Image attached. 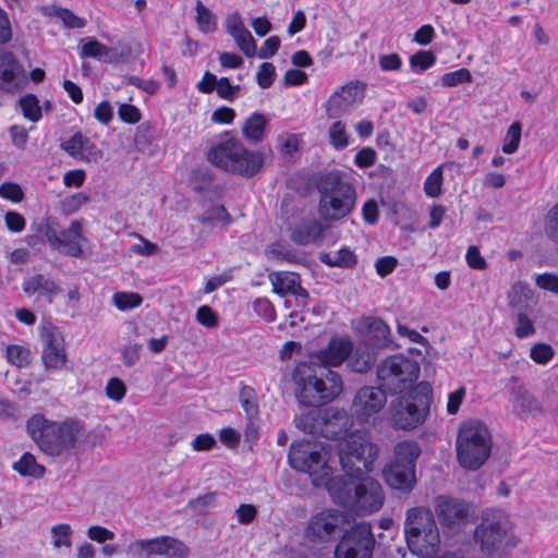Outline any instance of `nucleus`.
<instances>
[{
	"label": "nucleus",
	"mask_w": 558,
	"mask_h": 558,
	"mask_svg": "<svg viewBox=\"0 0 558 558\" xmlns=\"http://www.w3.org/2000/svg\"><path fill=\"white\" fill-rule=\"evenodd\" d=\"M268 258L284 260L291 264H304L305 258L300 256L295 248L282 242L271 243L265 251Z\"/></svg>",
	"instance_id": "31"
},
{
	"label": "nucleus",
	"mask_w": 558,
	"mask_h": 558,
	"mask_svg": "<svg viewBox=\"0 0 558 558\" xmlns=\"http://www.w3.org/2000/svg\"><path fill=\"white\" fill-rule=\"evenodd\" d=\"M376 539L372 525L359 522L344 529L333 550V558H372Z\"/></svg>",
	"instance_id": "14"
},
{
	"label": "nucleus",
	"mask_w": 558,
	"mask_h": 558,
	"mask_svg": "<svg viewBox=\"0 0 558 558\" xmlns=\"http://www.w3.org/2000/svg\"><path fill=\"white\" fill-rule=\"evenodd\" d=\"M329 144L337 150L347 148L350 144V135L345 130V124L338 120L335 121L328 130Z\"/></svg>",
	"instance_id": "40"
},
{
	"label": "nucleus",
	"mask_w": 558,
	"mask_h": 558,
	"mask_svg": "<svg viewBox=\"0 0 558 558\" xmlns=\"http://www.w3.org/2000/svg\"><path fill=\"white\" fill-rule=\"evenodd\" d=\"M329 494L335 504L360 515L379 510L385 500L381 485L369 476H336L330 483Z\"/></svg>",
	"instance_id": "5"
},
{
	"label": "nucleus",
	"mask_w": 558,
	"mask_h": 558,
	"mask_svg": "<svg viewBox=\"0 0 558 558\" xmlns=\"http://www.w3.org/2000/svg\"><path fill=\"white\" fill-rule=\"evenodd\" d=\"M124 80L129 85L135 86L149 95H155L160 87V84L155 80H143L136 75H126Z\"/></svg>",
	"instance_id": "58"
},
{
	"label": "nucleus",
	"mask_w": 558,
	"mask_h": 558,
	"mask_svg": "<svg viewBox=\"0 0 558 558\" xmlns=\"http://www.w3.org/2000/svg\"><path fill=\"white\" fill-rule=\"evenodd\" d=\"M86 138L81 132H76L68 141L62 142L60 147L70 156L81 158Z\"/></svg>",
	"instance_id": "52"
},
{
	"label": "nucleus",
	"mask_w": 558,
	"mask_h": 558,
	"mask_svg": "<svg viewBox=\"0 0 558 558\" xmlns=\"http://www.w3.org/2000/svg\"><path fill=\"white\" fill-rule=\"evenodd\" d=\"M422 453L414 440L400 441L392 460L383 469V477L398 498L407 497L416 486V461Z\"/></svg>",
	"instance_id": "8"
},
{
	"label": "nucleus",
	"mask_w": 558,
	"mask_h": 558,
	"mask_svg": "<svg viewBox=\"0 0 558 558\" xmlns=\"http://www.w3.org/2000/svg\"><path fill=\"white\" fill-rule=\"evenodd\" d=\"M535 327L532 319L524 312L520 311L517 315L515 336L519 339L526 338L535 333Z\"/></svg>",
	"instance_id": "60"
},
{
	"label": "nucleus",
	"mask_w": 558,
	"mask_h": 558,
	"mask_svg": "<svg viewBox=\"0 0 558 558\" xmlns=\"http://www.w3.org/2000/svg\"><path fill=\"white\" fill-rule=\"evenodd\" d=\"M132 54V48L129 44L118 43L113 47H109V56L104 59L106 63H119L129 59Z\"/></svg>",
	"instance_id": "55"
},
{
	"label": "nucleus",
	"mask_w": 558,
	"mask_h": 558,
	"mask_svg": "<svg viewBox=\"0 0 558 558\" xmlns=\"http://www.w3.org/2000/svg\"><path fill=\"white\" fill-rule=\"evenodd\" d=\"M40 12L44 16L60 19L64 27L69 29L83 28L86 25L85 19L75 15L68 8L56 4L44 5L40 8Z\"/></svg>",
	"instance_id": "28"
},
{
	"label": "nucleus",
	"mask_w": 558,
	"mask_h": 558,
	"mask_svg": "<svg viewBox=\"0 0 558 558\" xmlns=\"http://www.w3.org/2000/svg\"><path fill=\"white\" fill-rule=\"evenodd\" d=\"M196 23L204 34L213 33L217 29V19L215 14L206 8L201 0L196 1Z\"/></svg>",
	"instance_id": "39"
},
{
	"label": "nucleus",
	"mask_w": 558,
	"mask_h": 558,
	"mask_svg": "<svg viewBox=\"0 0 558 558\" xmlns=\"http://www.w3.org/2000/svg\"><path fill=\"white\" fill-rule=\"evenodd\" d=\"M169 538L170 536H158L147 539H136L132 546L141 549L144 558H150L151 556H165Z\"/></svg>",
	"instance_id": "34"
},
{
	"label": "nucleus",
	"mask_w": 558,
	"mask_h": 558,
	"mask_svg": "<svg viewBox=\"0 0 558 558\" xmlns=\"http://www.w3.org/2000/svg\"><path fill=\"white\" fill-rule=\"evenodd\" d=\"M337 456L347 478H361L373 470L379 448L360 434H351L336 445Z\"/></svg>",
	"instance_id": "12"
},
{
	"label": "nucleus",
	"mask_w": 558,
	"mask_h": 558,
	"mask_svg": "<svg viewBox=\"0 0 558 558\" xmlns=\"http://www.w3.org/2000/svg\"><path fill=\"white\" fill-rule=\"evenodd\" d=\"M436 512L440 523L452 529L466 520L468 506L464 501L440 496L437 498Z\"/></svg>",
	"instance_id": "21"
},
{
	"label": "nucleus",
	"mask_w": 558,
	"mask_h": 558,
	"mask_svg": "<svg viewBox=\"0 0 558 558\" xmlns=\"http://www.w3.org/2000/svg\"><path fill=\"white\" fill-rule=\"evenodd\" d=\"M323 416V411L314 410L308 411L305 414H302L295 420V425L299 429L312 434V435H320V420Z\"/></svg>",
	"instance_id": "38"
},
{
	"label": "nucleus",
	"mask_w": 558,
	"mask_h": 558,
	"mask_svg": "<svg viewBox=\"0 0 558 558\" xmlns=\"http://www.w3.org/2000/svg\"><path fill=\"white\" fill-rule=\"evenodd\" d=\"M318 259L326 266L344 269L355 268L359 262L356 254L348 246H342L337 252L336 257H331L330 253L328 252H320L318 254Z\"/></svg>",
	"instance_id": "29"
},
{
	"label": "nucleus",
	"mask_w": 558,
	"mask_h": 558,
	"mask_svg": "<svg viewBox=\"0 0 558 558\" xmlns=\"http://www.w3.org/2000/svg\"><path fill=\"white\" fill-rule=\"evenodd\" d=\"M196 320L207 328H216L219 325L218 315L208 305H202L198 307L196 311Z\"/></svg>",
	"instance_id": "61"
},
{
	"label": "nucleus",
	"mask_w": 558,
	"mask_h": 558,
	"mask_svg": "<svg viewBox=\"0 0 558 558\" xmlns=\"http://www.w3.org/2000/svg\"><path fill=\"white\" fill-rule=\"evenodd\" d=\"M89 201V195L84 192L74 193L60 202L61 211L66 216L72 215Z\"/></svg>",
	"instance_id": "47"
},
{
	"label": "nucleus",
	"mask_w": 558,
	"mask_h": 558,
	"mask_svg": "<svg viewBox=\"0 0 558 558\" xmlns=\"http://www.w3.org/2000/svg\"><path fill=\"white\" fill-rule=\"evenodd\" d=\"M345 523L347 515L341 511H320L308 520L304 536L313 544L333 542L344 531Z\"/></svg>",
	"instance_id": "15"
},
{
	"label": "nucleus",
	"mask_w": 558,
	"mask_h": 558,
	"mask_svg": "<svg viewBox=\"0 0 558 558\" xmlns=\"http://www.w3.org/2000/svg\"><path fill=\"white\" fill-rule=\"evenodd\" d=\"M553 356L554 350L547 343H536L530 351V357L537 364H547Z\"/></svg>",
	"instance_id": "56"
},
{
	"label": "nucleus",
	"mask_w": 558,
	"mask_h": 558,
	"mask_svg": "<svg viewBox=\"0 0 558 558\" xmlns=\"http://www.w3.org/2000/svg\"><path fill=\"white\" fill-rule=\"evenodd\" d=\"M207 160L227 172L250 179L262 172L265 155L246 148L241 140L227 131L208 149Z\"/></svg>",
	"instance_id": "4"
},
{
	"label": "nucleus",
	"mask_w": 558,
	"mask_h": 558,
	"mask_svg": "<svg viewBox=\"0 0 558 558\" xmlns=\"http://www.w3.org/2000/svg\"><path fill=\"white\" fill-rule=\"evenodd\" d=\"M509 391L512 396V404L520 413L529 414L533 412H543L539 401L520 383L518 376H512L507 384Z\"/></svg>",
	"instance_id": "23"
},
{
	"label": "nucleus",
	"mask_w": 558,
	"mask_h": 558,
	"mask_svg": "<svg viewBox=\"0 0 558 558\" xmlns=\"http://www.w3.org/2000/svg\"><path fill=\"white\" fill-rule=\"evenodd\" d=\"M160 137V130L154 122L146 121L137 125L134 142L138 149L144 150Z\"/></svg>",
	"instance_id": "35"
},
{
	"label": "nucleus",
	"mask_w": 558,
	"mask_h": 558,
	"mask_svg": "<svg viewBox=\"0 0 558 558\" xmlns=\"http://www.w3.org/2000/svg\"><path fill=\"white\" fill-rule=\"evenodd\" d=\"M20 107L23 112V116L33 121L37 122L41 119L43 113L39 106V100L36 95L34 94H26L25 96L21 97L20 100Z\"/></svg>",
	"instance_id": "43"
},
{
	"label": "nucleus",
	"mask_w": 558,
	"mask_h": 558,
	"mask_svg": "<svg viewBox=\"0 0 558 558\" xmlns=\"http://www.w3.org/2000/svg\"><path fill=\"white\" fill-rule=\"evenodd\" d=\"M436 56L430 50H420L410 57V65L414 71L423 72L436 63Z\"/></svg>",
	"instance_id": "48"
},
{
	"label": "nucleus",
	"mask_w": 558,
	"mask_h": 558,
	"mask_svg": "<svg viewBox=\"0 0 558 558\" xmlns=\"http://www.w3.org/2000/svg\"><path fill=\"white\" fill-rule=\"evenodd\" d=\"M474 541L486 558H511L521 539L501 510L484 512L474 530Z\"/></svg>",
	"instance_id": "6"
},
{
	"label": "nucleus",
	"mask_w": 558,
	"mask_h": 558,
	"mask_svg": "<svg viewBox=\"0 0 558 558\" xmlns=\"http://www.w3.org/2000/svg\"><path fill=\"white\" fill-rule=\"evenodd\" d=\"M28 77L13 52L0 50V89L15 93L23 89Z\"/></svg>",
	"instance_id": "19"
},
{
	"label": "nucleus",
	"mask_w": 558,
	"mask_h": 558,
	"mask_svg": "<svg viewBox=\"0 0 558 558\" xmlns=\"http://www.w3.org/2000/svg\"><path fill=\"white\" fill-rule=\"evenodd\" d=\"M420 364L404 354H392L376 367L378 383L389 392L399 395L414 388L420 376Z\"/></svg>",
	"instance_id": "13"
},
{
	"label": "nucleus",
	"mask_w": 558,
	"mask_h": 558,
	"mask_svg": "<svg viewBox=\"0 0 558 558\" xmlns=\"http://www.w3.org/2000/svg\"><path fill=\"white\" fill-rule=\"evenodd\" d=\"M440 81L446 87H454L463 83H471L473 81V76L468 69L461 68L457 71L445 73Z\"/></svg>",
	"instance_id": "50"
},
{
	"label": "nucleus",
	"mask_w": 558,
	"mask_h": 558,
	"mask_svg": "<svg viewBox=\"0 0 558 558\" xmlns=\"http://www.w3.org/2000/svg\"><path fill=\"white\" fill-rule=\"evenodd\" d=\"M112 302L118 310L125 312L138 307L143 298L136 292H116Z\"/></svg>",
	"instance_id": "45"
},
{
	"label": "nucleus",
	"mask_w": 558,
	"mask_h": 558,
	"mask_svg": "<svg viewBox=\"0 0 558 558\" xmlns=\"http://www.w3.org/2000/svg\"><path fill=\"white\" fill-rule=\"evenodd\" d=\"M320 424V436L326 439L340 441L348 438L352 434V417L344 410H324Z\"/></svg>",
	"instance_id": "20"
},
{
	"label": "nucleus",
	"mask_w": 558,
	"mask_h": 558,
	"mask_svg": "<svg viewBox=\"0 0 558 558\" xmlns=\"http://www.w3.org/2000/svg\"><path fill=\"white\" fill-rule=\"evenodd\" d=\"M255 313L267 322L275 319L276 313L271 302L266 298H258L253 302Z\"/></svg>",
	"instance_id": "63"
},
{
	"label": "nucleus",
	"mask_w": 558,
	"mask_h": 558,
	"mask_svg": "<svg viewBox=\"0 0 558 558\" xmlns=\"http://www.w3.org/2000/svg\"><path fill=\"white\" fill-rule=\"evenodd\" d=\"M337 90L341 93L344 101L352 106L354 102L363 100L365 84L359 81L349 82Z\"/></svg>",
	"instance_id": "46"
},
{
	"label": "nucleus",
	"mask_w": 558,
	"mask_h": 558,
	"mask_svg": "<svg viewBox=\"0 0 558 558\" xmlns=\"http://www.w3.org/2000/svg\"><path fill=\"white\" fill-rule=\"evenodd\" d=\"M456 449L461 466L472 471L478 470L492 451V437L486 424L478 420L463 423L458 433Z\"/></svg>",
	"instance_id": "11"
},
{
	"label": "nucleus",
	"mask_w": 558,
	"mask_h": 558,
	"mask_svg": "<svg viewBox=\"0 0 558 558\" xmlns=\"http://www.w3.org/2000/svg\"><path fill=\"white\" fill-rule=\"evenodd\" d=\"M189 553L190 549L183 542L170 536L167 553H165L167 558H187Z\"/></svg>",
	"instance_id": "64"
},
{
	"label": "nucleus",
	"mask_w": 558,
	"mask_h": 558,
	"mask_svg": "<svg viewBox=\"0 0 558 558\" xmlns=\"http://www.w3.org/2000/svg\"><path fill=\"white\" fill-rule=\"evenodd\" d=\"M521 124L520 122H513L508 131H507V136H506V141L502 145V151L505 154H513L518 150L519 148V144H520V140H521Z\"/></svg>",
	"instance_id": "51"
},
{
	"label": "nucleus",
	"mask_w": 558,
	"mask_h": 558,
	"mask_svg": "<svg viewBox=\"0 0 558 558\" xmlns=\"http://www.w3.org/2000/svg\"><path fill=\"white\" fill-rule=\"evenodd\" d=\"M226 29L246 57L252 58L256 54V41L250 31L244 26L239 12H233L228 15Z\"/></svg>",
	"instance_id": "22"
},
{
	"label": "nucleus",
	"mask_w": 558,
	"mask_h": 558,
	"mask_svg": "<svg viewBox=\"0 0 558 558\" xmlns=\"http://www.w3.org/2000/svg\"><path fill=\"white\" fill-rule=\"evenodd\" d=\"M331 446L308 439L295 440L290 445L288 462L293 470L310 475L316 487L327 486L335 480L330 465Z\"/></svg>",
	"instance_id": "7"
},
{
	"label": "nucleus",
	"mask_w": 558,
	"mask_h": 558,
	"mask_svg": "<svg viewBox=\"0 0 558 558\" xmlns=\"http://www.w3.org/2000/svg\"><path fill=\"white\" fill-rule=\"evenodd\" d=\"M13 470L22 476L40 478L45 475L46 469L38 464L36 458L31 452H24L19 461L13 463Z\"/></svg>",
	"instance_id": "33"
},
{
	"label": "nucleus",
	"mask_w": 558,
	"mask_h": 558,
	"mask_svg": "<svg viewBox=\"0 0 558 558\" xmlns=\"http://www.w3.org/2000/svg\"><path fill=\"white\" fill-rule=\"evenodd\" d=\"M51 534L53 538V546L60 548L62 546L70 547L71 546V535L72 529L69 524L62 523L53 525L51 529Z\"/></svg>",
	"instance_id": "54"
},
{
	"label": "nucleus",
	"mask_w": 558,
	"mask_h": 558,
	"mask_svg": "<svg viewBox=\"0 0 558 558\" xmlns=\"http://www.w3.org/2000/svg\"><path fill=\"white\" fill-rule=\"evenodd\" d=\"M80 54L82 58H95L104 61L109 56V47L96 38H87V41L81 47Z\"/></svg>",
	"instance_id": "44"
},
{
	"label": "nucleus",
	"mask_w": 558,
	"mask_h": 558,
	"mask_svg": "<svg viewBox=\"0 0 558 558\" xmlns=\"http://www.w3.org/2000/svg\"><path fill=\"white\" fill-rule=\"evenodd\" d=\"M290 240L296 245L316 243L323 239L325 227L316 219H303L289 228Z\"/></svg>",
	"instance_id": "24"
},
{
	"label": "nucleus",
	"mask_w": 558,
	"mask_h": 558,
	"mask_svg": "<svg viewBox=\"0 0 558 558\" xmlns=\"http://www.w3.org/2000/svg\"><path fill=\"white\" fill-rule=\"evenodd\" d=\"M43 341L41 361L46 371H59L65 367L68 355L64 349V340L52 325L43 327L40 331Z\"/></svg>",
	"instance_id": "18"
},
{
	"label": "nucleus",
	"mask_w": 558,
	"mask_h": 558,
	"mask_svg": "<svg viewBox=\"0 0 558 558\" xmlns=\"http://www.w3.org/2000/svg\"><path fill=\"white\" fill-rule=\"evenodd\" d=\"M404 533L408 547L421 558L436 556L440 546V535L433 512L423 507L411 508L407 512Z\"/></svg>",
	"instance_id": "9"
},
{
	"label": "nucleus",
	"mask_w": 558,
	"mask_h": 558,
	"mask_svg": "<svg viewBox=\"0 0 558 558\" xmlns=\"http://www.w3.org/2000/svg\"><path fill=\"white\" fill-rule=\"evenodd\" d=\"M269 279L272 284V291L280 296H284L292 293L301 278L298 272L283 274L276 271L269 275Z\"/></svg>",
	"instance_id": "32"
},
{
	"label": "nucleus",
	"mask_w": 558,
	"mask_h": 558,
	"mask_svg": "<svg viewBox=\"0 0 558 558\" xmlns=\"http://www.w3.org/2000/svg\"><path fill=\"white\" fill-rule=\"evenodd\" d=\"M60 223L54 217H37L31 223V231L39 234L51 247L60 244Z\"/></svg>",
	"instance_id": "27"
},
{
	"label": "nucleus",
	"mask_w": 558,
	"mask_h": 558,
	"mask_svg": "<svg viewBox=\"0 0 558 558\" xmlns=\"http://www.w3.org/2000/svg\"><path fill=\"white\" fill-rule=\"evenodd\" d=\"M432 392L429 383L421 381L403 395L399 393L389 407L392 426L410 430L423 424L429 413Z\"/></svg>",
	"instance_id": "10"
},
{
	"label": "nucleus",
	"mask_w": 558,
	"mask_h": 558,
	"mask_svg": "<svg viewBox=\"0 0 558 558\" xmlns=\"http://www.w3.org/2000/svg\"><path fill=\"white\" fill-rule=\"evenodd\" d=\"M0 196L13 203H20L25 197L22 187L14 182H3L0 184Z\"/></svg>",
	"instance_id": "57"
},
{
	"label": "nucleus",
	"mask_w": 558,
	"mask_h": 558,
	"mask_svg": "<svg viewBox=\"0 0 558 558\" xmlns=\"http://www.w3.org/2000/svg\"><path fill=\"white\" fill-rule=\"evenodd\" d=\"M276 76L275 65L270 62H264L259 65V70L256 73V82L260 88L266 89L274 84Z\"/></svg>",
	"instance_id": "53"
},
{
	"label": "nucleus",
	"mask_w": 558,
	"mask_h": 558,
	"mask_svg": "<svg viewBox=\"0 0 558 558\" xmlns=\"http://www.w3.org/2000/svg\"><path fill=\"white\" fill-rule=\"evenodd\" d=\"M324 107L329 119L342 117L350 108L349 104L344 101V98L338 90H335L330 95Z\"/></svg>",
	"instance_id": "42"
},
{
	"label": "nucleus",
	"mask_w": 558,
	"mask_h": 558,
	"mask_svg": "<svg viewBox=\"0 0 558 558\" xmlns=\"http://www.w3.org/2000/svg\"><path fill=\"white\" fill-rule=\"evenodd\" d=\"M356 332L361 336L360 342L381 353L385 349H395V344L390 327L380 317L362 316L355 325Z\"/></svg>",
	"instance_id": "16"
},
{
	"label": "nucleus",
	"mask_w": 558,
	"mask_h": 558,
	"mask_svg": "<svg viewBox=\"0 0 558 558\" xmlns=\"http://www.w3.org/2000/svg\"><path fill=\"white\" fill-rule=\"evenodd\" d=\"M310 183L319 194L317 213L322 221H340L354 210L356 187L345 180L343 171L331 169L313 172Z\"/></svg>",
	"instance_id": "2"
},
{
	"label": "nucleus",
	"mask_w": 558,
	"mask_h": 558,
	"mask_svg": "<svg viewBox=\"0 0 558 558\" xmlns=\"http://www.w3.org/2000/svg\"><path fill=\"white\" fill-rule=\"evenodd\" d=\"M25 427L39 450L50 457H59L75 449L83 435V425L78 421H52L41 413L33 414L26 421Z\"/></svg>",
	"instance_id": "3"
},
{
	"label": "nucleus",
	"mask_w": 558,
	"mask_h": 558,
	"mask_svg": "<svg viewBox=\"0 0 558 558\" xmlns=\"http://www.w3.org/2000/svg\"><path fill=\"white\" fill-rule=\"evenodd\" d=\"M126 393V387L124 383L118 378L112 377L108 380L106 386V395L109 399L113 401H121Z\"/></svg>",
	"instance_id": "62"
},
{
	"label": "nucleus",
	"mask_w": 558,
	"mask_h": 558,
	"mask_svg": "<svg viewBox=\"0 0 558 558\" xmlns=\"http://www.w3.org/2000/svg\"><path fill=\"white\" fill-rule=\"evenodd\" d=\"M5 355L8 361L19 368L29 366L34 360L33 352L28 348L20 344L8 345Z\"/></svg>",
	"instance_id": "37"
},
{
	"label": "nucleus",
	"mask_w": 558,
	"mask_h": 558,
	"mask_svg": "<svg viewBox=\"0 0 558 558\" xmlns=\"http://www.w3.org/2000/svg\"><path fill=\"white\" fill-rule=\"evenodd\" d=\"M268 120L262 112H253L244 122L242 133L244 137L253 143H259L264 138Z\"/></svg>",
	"instance_id": "30"
},
{
	"label": "nucleus",
	"mask_w": 558,
	"mask_h": 558,
	"mask_svg": "<svg viewBox=\"0 0 558 558\" xmlns=\"http://www.w3.org/2000/svg\"><path fill=\"white\" fill-rule=\"evenodd\" d=\"M379 354V352L357 341L356 345L353 344L352 353L349 355L348 367L354 373L365 374L374 367Z\"/></svg>",
	"instance_id": "25"
},
{
	"label": "nucleus",
	"mask_w": 558,
	"mask_h": 558,
	"mask_svg": "<svg viewBox=\"0 0 558 558\" xmlns=\"http://www.w3.org/2000/svg\"><path fill=\"white\" fill-rule=\"evenodd\" d=\"M444 177L441 166L437 167L425 180L424 192L429 197H438L441 193Z\"/></svg>",
	"instance_id": "49"
},
{
	"label": "nucleus",
	"mask_w": 558,
	"mask_h": 558,
	"mask_svg": "<svg viewBox=\"0 0 558 558\" xmlns=\"http://www.w3.org/2000/svg\"><path fill=\"white\" fill-rule=\"evenodd\" d=\"M532 296V291L529 286L522 281H518L512 284L510 292L508 293L509 306L523 311L527 306V301Z\"/></svg>",
	"instance_id": "36"
},
{
	"label": "nucleus",
	"mask_w": 558,
	"mask_h": 558,
	"mask_svg": "<svg viewBox=\"0 0 558 558\" xmlns=\"http://www.w3.org/2000/svg\"><path fill=\"white\" fill-rule=\"evenodd\" d=\"M214 180L215 175L209 168L193 169L190 178L192 187L197 193L209 191Z\"/></svg>",
	"instance_id": "41"
},
{
	"label": "nucleus",
	"mask_w": 558,
	"mask_h": 558,
	"mask_svg": "<svg viewBox=\"0 0 558 558\" xmlns=\"http://www.w3.org/2000/svg\"><path fill=\"white\" fill-rule=\"evenodd\" d=\"M545 232L548 239L558 243V203L546 215Z\"/></svg>",
	"instance_id": "59"
},
{
	"label": "nucleus",
	"mask_w": 558,
	"mask_h": 558,
	"mask_svg": "<svg viewBox=\"0 0 558 558\" xmlns=\"http://www.w3.org/2000/svg\"><path fill=\"white\" fill-rule=\"evenodd\" d=\"M389 392L379 386H364L360 388L352 401L351 412L360 424L368 423L369 420L379 413L387 403Z\"/></svg>",
	"instance_id": "17"
},
{
	"label": "nucleus",
	"mask_w": 558,
	"mask_h": 558,
	"mask_svg": "<svg viewBox=\"0 0 558 558\" xmlns=\"http://www.w3.org/2000/svg\"><path fill=\"white\" fill-rule=\"evenodd\" d=\"M23 291L33 295L39 293L49 303L53 301V298L61 292V288L51 279L47 278L43 274H36L28 278H25L22 283Z\"/></svg>",
	"instance_id": "26"
},
{
	"label": "nucleus",
	"mask_w": 558,
	"mask_h": 558,
	"mask_svg": "<svg viewBox=\"0 0 558 558\" xmlns=\"http://www.w3.org/2000/svg\"><path fill=\"white\" fill-rule=\"evenodd\" d=\"M353 342L349 336H335L325 349L316 351L312 357L316 361H303L296 364L292 373L295 398L300 404L319 408L338 398L343 391V380L330 366H340L348 362Z\"/></svg>",
	"instance_id": "1"
}]
</instances>
